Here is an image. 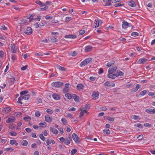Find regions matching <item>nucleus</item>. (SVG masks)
<instances>
[{
    "instance_id": "obj_1",
    "label": "nucleus",
    "mask_w": 155,
    "mask_h": 155,
    "mask_svg": "<svg viewBox=\"0 0 155 155\" xmlns=\"http://www.w3.org/2000/svg\"><path fill=\"white\" fill-rule=\"evenodd\" d=\"M63 84V83L61 82L56 81L52 83L51 85L54 87L59 88L61 87Z\"/></svg>"
},
{
    "instance_id": "obj_2",
    "label": "nucleus",
    "mask_w": 155,
    "mask_h": 155,
    "mask_svg": "<svg viewBox=\"0 0 155 155\" xmlns=\"http://www.w3.org/2000/svg\"><path fill=\"white\" fill-rule=\"evenodd\" d=\"M72 137L76 143L78 144L80 143L81 140L76 134L73 133V134Z\"/></svg>"
},
{
    "instance_id": "obj_3",
    "label": "nucleus",
    "mask_w": 155,
    "mask_h": 155,
    "mask_svg": "<svg viewBox=\"0 0 155 155\" xmlns=\"http://www.w3.org/2000/svg\"><path fill=\"white\" fill-rule=\"evenodd\" d=\"M127 27H131V28H133V26L130 24L126 21H123L122 24V28L123 29H126Z\"/></svg>"
},
{
    "instance_id": "obj_4",
    "label": "nucleus",
    "mask_w": 155,
    "mask_h": 155,
    "mask_svg": "<svg viewBox=\"0 0 155 155\" xmlns=\"http://www.w3.org/2000/svg\"><path fill=\"white\" fill-rule=\"evenodd\" d=\"M24 32L27 35H30L32 33V30L31 28L27 27L24 29Z\"/></svg>"
},
{
    "instance_id": "obj_5",
    "label": "nucleus",
    "mask_w": 155,
    "mask_h": 155,
    "mask_svg": "<svg viewBox=\"0 0 155 155\" xmlns=\"http://www.w3.org/2000/svg\"><path fill=\"white\" fill-rule=\"evenodd\" d=\"M52 119V117H50L48 115H46L45 116V121L49 123L51 122Z\"/></svg>"
},
{
    "instance_id": "obj_6",
    "label": "nucleus",
    "mask_w": 155,
    "mask_h": 155,
    "mask_svg": "<svg viewBox=\"0 0 155 155\" xmlns=\"http://www.w3.org/2000/svg\"><path fill=\"white\" fill-rule=\"evenodd\" d=\"M117 69V67L116 66H112L111 67H110L108 69V73H114L115 72Z\"/></svg>"
},
{
    "instance_id": "obj_7",
    "label": "nucleus",
    "mask_w": 155,
    "mask_h": 155,
    "mask_svg": "<svg viewBox=\"0 0 155 155\" xmlns=\"http://www.w3.org/2000/svg\"><path fill=\"white\" fill-rule=\"evenodd\" d=\"M91 96L95 100L97 99L99 97V93L94 92L92 94Z\"/></svg>"
},
{
    "instance_id": "obj_8",
    "label": "nucleus",
    "mask_w": 155,
    "mask_h": 155,
    "mask_svg": "<svg viewBox=\"0 0 155 155\" xmlns=\"http://www.w3.org/2000/svg\"><path fill=\"white\" fill-rule=\"evenodd\" d=\"M128 4L129 5L132 7H135L136 6V4L135 2L132 0H129L128 2Z\"/></svg>"
},
{
    "instance_id": "obj_9",
    "label": "nucleus",
    "mask_w": 155,
    "mask_h": 155,
    "mask_svg": "<svg viewBox=\"0 0 155 155\" xmlns=\"http://www.w3.org/2000/svg\"><path fill=\"white\" fill-rule=\"evenodd\" d=\"M15 120V117H9L6 121L7 123H10L14 122Z\"/></svg>"
},
{
    "instance_id": "obj_10",
    "label": "nucleus",
    "mask_w": 155,
    "mask_h": 155,
    "mask_svg": "<svg viewBox=\"0 0 155 155\" xmlns=\"http://www.w3.org/2000/svg\"><path fill=\"white\" fill-rule=\"evenodd\" d=\"M140 85L139 84H137L136 87H133L131 90V92H135L137 91V90L140 88Z\"/></svg>"
},
{
    "instance_id": "obj_11",
    "label": "nucleus",
    "mask_w": 155,
    "mask_h": 155,
    "mask_svg": "<svg viewBox=\"0 0 155 155\" xmlns=\"http://www.w3.org/2000/svg\"><path fill=\"white\" fill-rule=\"evenodd\" d=\"M11 52L12 53H16L17 50V47L14 44H11Z\"/></svg>"
},
{
    "instance_id": "obj_12",
    "label": "nucleus",
    "mask_w": 155,
    "mask_h": 155,
    "mask_svg": "<svg viewBox=\"0 0 155 155\" xmlns=\"http://www.w3.org/2000/svg\"><path fill=\"white\" fill-rule=\"evenodd\" d=\"M64 37L66 38L75 39L77 38V36L75 35H65Z\"/></svg>"
},
{
    "instance_id": "obj_13",
    "label": "nucleus",
    "mask_w": 155,
    "mask_h": 155,
    "mask_svg": "<svg viewBox=\"0 0 155 155\" xmlns=\"http://www.w3.org/2000/svg\"><path fill=\"white\" fill-rule=\"evenodd\" d=\"M145 111L150 114H154L155 113V109L148 108L145 110Z\"/></svg>"
},
{
    "instance_id": "obj_14",
    "label": "nucleus",
    "mask_w": 155,
    "mask_h": 155,
    "mask_svg": "<svg viewBox=\"0 0 155 155\" xmlns=\"http://www.w3.org/2000/svg\"><path fill=\"white\" fill-rule=\"evenodd\" d=\"M52 96L54 99L56 100H60L61 98L60 96L56 94H53Z\"/></svg>"
},
{
    "instance_id": "obj_15",
    "label": "nucleus",
    "mask_w": 155,
    "mask_h": 155,
    "mask_svg": "<svg viewBox=\"0 0 155 155\" xmlns=\"http://www.w3.org/2000/svg\"><path fill=\"white\" fill-rule=\"evenodd\" d=\"M2 110L5 113H8L11 111V108L9 107H4L3 109Z\"/></svg>"
},
{
    "instance_id": "obj_16",
    "label": "nucleus",
    "mask_w": 155,
    "mask_h": 155,
    "mask_svg": "<svg viewBox=\"0 0 155 155\" xmlns=\"http://www.w3.org/2000/svg\"><path fill=\"white\" fill-rule=\"evenodd\" d=\"M111 72L110 73H109L107 75V76L109 78L114 79L116 78V76H115V74H113Z\"/></svg>"
},
{
    "instance_id": "obj_17",
    "label": "nucleus",
    "mask_w": 155,
    "mask_h": 155,
    "mask_svg": "<svg viewBox=\"0 0 155 155\" xmlns=\"http://www.w3.org/2000/svg\"><path fill=\"white\" fill-rule=\"evenodd\" d=\"M92 49V47L89 45L86 47L84 50L86 52H88L91 51Z\"/></svg>"
},
{
    "instance_id": "obj_18",
    "label": "nucleus",
    "mask_w": 155,
    "mask_h": 155,
    "mask_svg": "<svg viewBox=\"0 0 155 155\" xmlns=\"http://www.w3.org/2000/svg\"><path fill=\"white\" fill-rule=\"evenodd\" d=\"M147 61V60L145 58L140 59L138 60V63L139 64H144Z\"/></svg>"
},
{
    "instance_id": "obj_19",
    "label": "nucleus",
    "mask_w": 155,
    "mask_h": 155,
    "mask_svg": "<svg viewBox=\"0 0 155 155\" xmlns=\"http://www.w3.org/2000/svg\"><path fill=\"white\" fill-rule=\"evenodd\" d=\"M72 98L74 99L75 101L76 102H79V97L75 94H72Z\"/></svg>"
},
{
    "instance_id": "obj_20",
    "label": "nucleus",
    "mask_w": 155,
    "mask_h": 155,
    "mask_svg": "<svg viewBox=\"0 0 155 155\" xmlns=\"http://www.w3.org/2000/svg\"><path fill=\"white\" fill-rule=\"evenodd\" d=\"M56 67L60 71H66V69L64 67H61L59 65H56Z\"/></svg>"
},
{
    "instance_id": "obj_21",
    "label": "nucleus",
    "mask_w": 155,
    "mask_h": 155,
    "mask_svg": "<svg viewBox=\"0 0 155 155\" xmlns=\"http://www.w3.org/2000/svg\"><path fill=\"white\" fill-rule=\"evenodd\" d=\"M124 73L122 72L119 70L117 71V73L115 74V76H116V77H117L119 76H123L124 75Z\"/></svg>"
},
{
    "instance_id": "obj_22",
    "label": "nucleus",
    "mask_w": 155,
    "mask_h": 155,
    "mask_svg": "<svg viewBox=\"0 0 155 155\" xmlns=\"http://www.w3.org/2000/svg\"><path fill=\"white\" fill-rule=\"evenodd\" d=\"M77 89L80 90L83 89L84 87V86L82 84H78L77 86Z\"/></svg>"
},
{
    "instance_id": "obj_23",
    "label": "nucleus",
    "mask_w": 155,
    "mask_h": 155,
    "mask_svg": "<svg viewBox=\"0 0 155 155\" xmlns=\"http://www.w3.org/2000/svg\"><path fill=\"white\" fill-rule=\"evenodd\" d=\"M44 7L43 8H42L40 9V11H43L44 10H47L48 8V7L46 5H45L44 3L42 5L41 7Z\"/></svg>"
},
{
    "instance_id": "obj_24",
    "label": "nucleus",
    "mask_w": 155,
    "mask_h": 155,
    "mask_svg": "<svg viewBox=\"0 0 155 155\" xmlns=\"http://www.w3.org/2000/svg\"><path fill=\"white\" fill-rule=\"evenodd\" d=\"M115 84L114 83H110V82L107 81V86L109 87H114L115 86Z\"/></svg>"
},
{
    "instance_id": "obj_25",
    "label": "nucleus",
    "mask_w": 155,
    "mask_h": 155,
    "mask_svg": "<svg viewBox=\"0 0 155 155\" xmlns=\"http://www.w3.org/2000/svg\"><path fill=\"white\" fill-rule=\"evenodd\" d=\"M20 21H21V22L20 23V24H23L26 25L28 24L27 20L26 19L24 20V19H23L22 20H21Z\"/></svg>"
},
{
    "instance_id": "obj_26",
    "label": "nucleus",
    "mask_w": 155,
    "mask_h": 155,
    "mask_svg": "<svg viewBox=\"0 0 155 155\" xmlns=\"http://www.w3.org/2000/svg\"><path fill=\"white\" fill-rule=\"evenodd\" d=\"M22 98L23 99L27 100H28L29 98H30V95L29 94H27L24 96H22Z\"/></svg>"
},
{
    "instance_id": "obj_27",
    "label": "nucleus",
    "mask_w": 155,
    "mask_h": 155,
    "mask_svg": "<svg viewBox=\"0 0 155 155\" xmlns=\"http://www.w3.org/2000/svg\"><path fill=\"white\" fill-rule=\"evenodd\" d=\"M65 96L68 99H69V100L71 99L72 97V95H71V94H69V93L66 94L65 95Z\"/></svg>"
},
{
    "instance_id": "obj_28",
    "label": "nucleus",
    "mask_w": 155,
    "mask_h": 155,
    "mask_svg": "<svg viewBox=\"0 0 155 155\" xmlns=\"http://www.w3.org/2000/svg\"><path fill=\"white\" fill-rule=\"evenodd\" d=\"M87 62H86V60L85 59L83 61L81 62L80 64V66L81 67H83L84 66H85V65L87 64Z\"/></svg>"
},
{
    "instance_id": "obj_29",
    "label": "nucleus",
    "mask_w": 155,
    "mask_h": 155,
    "mask_svg": "<svg viewBox=\"0 0 155 155\" xmlns=\"http://www.w3.org/2000/svg\"><path fill=\"white\" fill-rule=\"evenodd\" d=\"M65 140L64 141V143L66 145H68L70 143V140L67 138H65Z\"/></svg>"
},
{
    "instance_id": "obj_30",
    "label": "nucleus",
    "mask_w": 155,
    "mask_h": 155,
    "mask_svg": "<svg viewBox=\"0 0 155 155\" xmlns=\"http://www.w3.org/2000/svg\"><path fill=\"white\" fill-rule=\"evenodd\" d=\"M114 63L115 62L113 60L111 61L110 62L108 61V63H107V66L110 67L113 64H114Z\"/></svg>"
},
{
    "instance_id": "obj_31",
    "label": "nucleus",
    "mask_w": 155,
    "mask_h": 155,
    "mask_svg": "<svg viewBox=\"0 0 155 155\" xmlns=\"http://www.w3.org/2000/svg\"><path fill=\"white\" fill-rule=\"evenodd\" d=\"M14 150L13 148H12L11 147L10 148H5L4 149V150L6 151H13Z\"/></svg>"
},
{
    "instance_id": "obj_32",
    "label": "nucleus",
    "mask_w": 155,
    "mask_h": 155,
    "mask_svg": "<svg viewBox=\"0 0 155 155\" xmlns=\"http://www.w3.org/2000/svg\"><path fill=\"white\" fill-rule=\"evenodd\" d=\"M147 92H148V91L147 90H143L140 92V95L143 96L146 94L147 93Z\"/></svg>"
},
{
    "instance_id": "obj_33",
    "label": "nucleus",
    "mask_w": 155,
    "mask_h": 155,
    "mask_svg": "<svg viewBox=\"0 0 155 155\" xmlns=\"http://www.w3.org/2000/svg\"><path fill=\"white\" fill-rule=\"evenodd\" d=\"M61 121L64 125H65L68 123L67 120L64 118H62L61 119Z\"/></svg>"
},
{
    "instance_id": "obj_34",
    "label": "nucleus",
    "mask_w": 155,
    "mask_h": 155,
    "mask_svg": "<svg viewBox=\"0 0 155 155\" xmlns=\"http://www.w3.org/2000/svg\"><path fill=\"white\" fill-rule=\"evenodd\" d=\"M84 112L87 113V111L85 110H82V109L80 113L79 117H82L84 115Z\"/></svg>"
},
{
    "instance_id": "obj_35",
    "label": "nucleus",
    "mask_w": 155,
    "mask_h": 155,
    "mask_svg": "<svg viewBox=\"0 0 155 155\" xmlns=\"http://www.w3.org/2000/svg\"><path fill=\"white\" fill-rule=\"evenodd\" d=\"M28 144V141L25 140H23L21 142V145L24 146H26Z\"/></svg>"
},
{
    "instance_id": "obj_36",
    "label": "nucleus",
    "mask_w": 155,
    "mask_h": 155,
    "mask_svg": "<svg viewBox=\"0 0 155 155\" xmlns=\"http://www.w3.org/2000/svg\"><path fill=\"white\" fill-rule=\"evenodd\" d=\"M50 39L52 42H56L58 41V39L55 37L51 38Z\"/></svg>"
},
{
    "instance_id": "obj_37",
    "label": "nucleus",
    "mask_w": 155,
    "mask_h": 155,
    "mask_svg": "<svg viewBox=\"0 0 155 155\" xmlns=\"http://www.w3.org/2000/svg\"><path fill=\"white\" fill-rule=\"evenodd\" d=\"M23 119L25 120L28 121H30L31 120V118L30 116H27L26 117H24L23 118Z\"/></svg>"
},
{
    "instance_id": "obj_38",
    "label": "nucleus",
    "mask_w": 155,
    "mask_h": 155,
    "mask_svg": "<svg viewBox=\"0 0 155 155\" xmlns=\"http://www.w3.org/2000/svg\"><path fill=\"white\" fill-rule=\"evenodd\" d=\"M86 62L87 64L91 62L92 61V59L91 58H88L85 59Z\"/></svg>"
},
{
    "instance_id": "obj_39",
    "label": "nucleus",
    "mask_w": 155,
    "mask_h": 155,
    "mask_svg": "<svg viewBox=\"0 0 155 155\" xmlns=\"http://www.w3.org/2000/svg\"><path fill=\"white\" fill-rule=\"evenodd\" d=\"M134 126L137 127L139 128H142L143 127V126L142 124H134Z\"/></svg>"
},
{
    "instance_id": "obj_40",
    "label": "nucleus",
    "mask_w": 155,
    "mask_h": 155,
    "mask_svg": "<svg viewBox=\"0 0 155 155\" xmlns=\"http://www.w3.org/2000/svg\"><path fill=\"white\" fill-rule=\"evenodd\" d=\"M28 92V91L27 90H25L22 91L20 93V94L21 96H22L23 95H24L27 93Z\"/></svg>"
},
{
    "instance_id": "obj_41",
    "label": "nucleus",
    "mask_w": 155,
    "mask_h": 155,
    "mask_svg": "<svg viewBox=\"0 0 155 155\" xmlns=\"http://www.w3.org/2000/svg\"><path fill=\"white\" fill-rule=\"evenodd\" d=\"M77 151V149H74L71 150V155H73L75 154L76 153Z\"/></svg>"
},
{
    "instance_id": "obj_42",
    "label": "nucleus",
    "mask_w": 155,
    "mask_h": 155,
    "mask_svg": "<svg viewBox=\"0 0 155 155\" xmlns=\"http://www.w3.org/2000/svg\"><path fill=\"white\" fill-rule=\"evenodd\" d=\"M0 28L4 30H7V28L4 25H0Z\"/></svg>"
},
{
    "instance_id": "obj_43",
    "label": "nucleus",
    "mask_w": 155,
    "mask_h": 155,
    "mask_svg": "<svg viewBox=\"0 0 155 155\" xmlns=\"http://www.w3.org/2000/svg\"><path fill=\"white\" fill-rule=\"evenodd\" d=\"M94 23L95 24V28H97L99 26V23L98 20L97 21L95 20Z\"/></svg>"
},
{
    "instance_id": "obj_44",
    "label": "nucleus",
    "mask_w": 155,
    "mask_h": 155,
    "mask_svg": "<svg viewBox=\"0 0 155 155\" xmlns=\"http://www.w3.org/2000/svg\"><path fill=\"white\" fill-rule=\"evenodd\" d=\"M115 118L114 117H107V120L111 122H113L115 119Z\"/></svg>"
},
{
    "instance_id": "obj_45",
    "label": "nucleus",
    "mask_w": 155,
    "mask_h": 155,
    "mask_svg": "<svg viewBox=\"0 0 155 155\" xmlns=\"http://www.w3.org/2000/svg\"><path fill=\"white\" fill-rule=\"evenodd\" d=\"M22 98V96H20L18 98V101L17 102L18 103H20L21 104H22V102H21V101L22 99H23Z\"/></svg>"
},
{
    "instance_id": "obj_46",
    "label": "nucleus",
    "mask_w": 155,
    "mask_h": 155,
    "mask_svg": "<svg viewBox=\"0 0 155 155\" xmlns=\"http://www.w3.org/2000/svg\"><path fill=\"white\" fill-rule=\"evenodd\" d=\"M46 124H47L45 122H44L43 123H39V125L42 127H46Z\"/></svg>"
},
{
    "instance_id": "obj_47",
    "label": "nucleus",
    "mask_w": 155,
    "mask_h": 155,
    "mask_svg": "<svg viewBox=\"0 0 155 155\" xmlns=\"http://www.w3.org/2000/svg\"><path fill=\"white\" fill-rule=\"evenodd\" d=\"M131 35L132 36H137L139 35V34L137 32H133L131 34Z\"/></svg>"
},
{
    "instance_id": "obj_48",
    "label": "nucleus",
    "mask_w": 155,
    "mask_h": 155,
    "mask_svg": "<svg viewBox=\"0 0 155 155\" xmlns=\"http://www.w3.org/2000/svg\"><path fill=\"white\" fill-rule=\"evenodd\" d=\"M39 137L43 141H44L45 140V138L44 137L42 134H41L39 135Z\"/></svg>"
},
{
    "instance_id": "obj_49",
    "label": "nucleus",
    "mask_w": 155,
    "mask_h": 155,
    "mask_svg": "<svg viewBox=\"0 0 155 155\" xmlns=\"http://www.w3.org/2000/svg\"><path fill=\"white\" fill-rule=\"evenodd\" d=\"M12 136H15L17 135V134L16 132L14 131L10 132L9 133Z\"/></svg>"
},
{
    "instance_id": "obj_50",
    "label": "nucleus",
    "mask_w": 155,
    "mask_h": 155,
    "mask_svg": "<svg viewBox=\"0 0 155 155\" xmlns=\"http://www.w3.org/2000/svg\"><path fill=\"white\" fill-rule=\"evenodd\" d=\"M85 32V30H81L79 31V34L80 35H82L84 34Z\"/></svg>"
},
{
    "instance_id": "obj_51",
    "label": "nucleus",
    "mask_w": 155,
    "mask_h": 155,
    "mask_svg": "<svg viewBox=\"0 0 155 155\" xmlns=\"http://www.w3.org/2000/svg\"><path fill=\"white\" fill-rule=\"evenodd\" d=\"M35 116L37 117H38L40 116L41 115V114H40V112L38 111H36L35 113Z\"/></svg>"
},
{
    "instance_id": "obj_52",
    "label": "nucleus",
    "mask_w": 155,
    "mask_h": 155,
    "mask_svg": "<svg viewBox=\"0 0 155 155\" xmlns=\"http://www.w3.org/2000/svg\"><path fill=\"white\" fill-rule=\"evenodd\" d=\"M36 3L38 5H41V7L42 6V5L44 4L41 2L40 1L37 0L36 2Z\"/></svg>"
},
{
    "instance_id": "obj_53",
    "label": "nucleus",
    "mask_w": 155,
    "mask_h": 155,
    "mask_svg": "<svg viewBox=\"0 0 155 155\" xmlns=\"http://www.w3.org/2000/svg\"><path fill=\"white\" fill-rule=\"evenodd\" d=\"M46 111L48 113L50 114H52L53 112V111L52 110L50 109H47Z\"/></svg>"
},
{
    "instance_id": "obj_54",
    "label": "nucleus",
    "mask_w": 155,
    "mask_h": 155,
    "mask_svg": "<svg viewBox=\"0 0 155 155\" xmlns=\"http://www.w3.org/2000/svg\"><path fill=\"white\" fill-rule=\"evenodd\" d=\"M16 142V140H12L10 141V143L11 145H13Z\"/></svg>"
},
{
    "instance_id": "obj_55",
    "label": "nucleus",
    "mask_w": 155,
    "mask_h": 155,
    "mask_svg": "<svg viewBox=\"0 0 155 155\" xmlns=\"http://www.w3.org/2000/svg\"><path fill=\"white\" fill-rule=\"evenodd\" d=\"M124 5V4H121L120 3H118L114 5V6L115 7H117L118 6H121L123 5Z\"/></svg>"
},
{
    "instance_id": "obj_56",
    "label": "nucleus",
    "mask_w": 155,
    "mask_h": 155,
    "mask_svg": "<svg viewBox=\"0 0 155 155\" xmlns=\"http://www.w3.org/2000/svg\"><path fill=\"white\" fill-rule=\"evenodd\" d=\"M100 109V111H106L107 110V108L104 107H100L99 108Z\"/></svg>"
},
{
    "instance_id": "obj_57",
    "label": "nucleus",
    "mask_w": 155,
    "mask_h": 155,
    "mask_svg": "<svg viewBox=\"0 0 155 155\" xmlns=\"http://www.w3.org/2000/svg\"><path fill=\"white\" fill-rule=\"evenodd\" d=\"M72 18L71 17H66L65 20L66 22H68Z\"/></svg>"
},
{
    "instance_id": "obj_58",
    "label": "nucleus",
    "mask_w": 155,
    "mask_h": 155,
    "mask_svg": "<svg viewBox=\"0 0 155 155\" xmlns=\"http://www.w3.org/2000/svg\"><path fill=\"white\" fill-rule=\"evenodd\" d=\"M28 67V66L27 65H26L24 66L21 67V70L22 71H24L27 69Z\"/></svg>"
},
{
    "instance_id": "obj_59",
    "label": "nucleus",
    "mask_w": 155,
    "mask_h": 155,
    "mask_svg": "<svg viewBox=\"0 0 155 155\" xmlns=\"http://www.w3.org/2000/svg\"><path fill=\"white\" fill-rule=\"evenodd\" d=\"M143 138V136L142 135H139L137 137V138L139 140H141Z\"/></svg>"
},
{
    "instance_id": "obj_60",
    "label": "nucleus",
    "mask_w": 155,
    "mask_h": 155,
    "mask_svg": "<svg viewBox=\"0 0 155 155\" xmlns=\"http://www.w3.org/2000/svg\"><path fill=\"white\" fill-rule=\"evenodd\" d=\"M113 28L114 27L112 26H111L110 25V23H109L108 24H107V29H109Z\"/></svg>"
},
{
    "instance_id": "obj_61",
    "label": "nucleus",
    "mask_w": 155,
    "mask_h": 155,
    "mask_svg": "<svg viewBox=\"0 0 155 155\" xmlns=\"http://www.w3.org/2000/svg\"><path fill=\"white\" fill-rule=\"evenodd\" d=\"M107 1L108 2H107V6H110L111 5V2L113 3L112 2V0H107Z\"/></svg>"
},
{
    "instance_id": "obj_62",
    "label": "nucleus",
    "mask_w": 155,
    "mask_h": 155,
    "mask_svg": "<svg viewBox=\"0 0 155 155\" xmlns=\"http://www.w3.org/2000/svg\"><path fill=\"white\" fill-rule=\"evenodd\" d=\"M68 89L67 88H64L63 89V91L64 93H65L67 92H68Z\"/></svg>"
},
{
    "instance_id": "obj_63",
    "label": "nucleus",
    "mask_w": 155,
    "mask_h": 155,
    "mask_svg": "<svg viewBox=\"0 0 155 155\" xmlns=\"http://www.w3.org/2000/svg\"><path fill=\"white\" fill-rule=\"evenodd\" d=\"M139 118L138 116L134 115L133 116L132 118L134 120H137Z\"/></svg>"
},
{
    "instance_id": "obj_64",
    "label": "nucleus",
    "mask_w": 155,
    "mask_h": 155,
    "mask_svg": "<svg viewBox=\"0 0 155 155\" xmlns=\"http://www.w3.org/2000/svg\"><path fill=\"white\" fill-rule=\"evenodd\" d=\"M96 77L91 76L90 77V80L92 81H94L96 79Z\"/></svg>"
}]
</instances>
